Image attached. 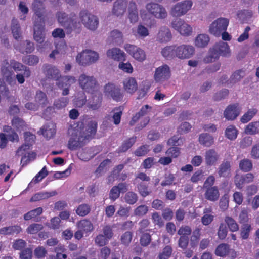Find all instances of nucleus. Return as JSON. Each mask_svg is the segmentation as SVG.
I'll return each instance as SVG.
<instances>
[{
	"label": "nucleus",
	"mask_w": 259,
	"mask_h": 259,
	"mask_svg": "<svg viewBox=\"0 0 259 259\" xmlns=\"http://www.w3.org/2000/svg\"><path fill=\"white\" fill-rule=\"evenodd\" d=\"M177 57L180 59H188L194 54V48L191 45H182L176 47Z\"/></svg>",
	"instance_id": "dca6fc26"
},
{
	"label": "nucleus",
	"mask_w": 259,
	"mask_h": 259,
	"mask_svg": "<svg viewBox=\"0 0 259 259\" xmlns=\"http://www.w3.org/2000/svg\"><path fill=\"white\" fill-rule=\"evenodd\" d=\"M125 51L135 59L139 62H143L146 59V54L143 50L136 46L126 44L125 45Z\"/></svg>",
	"instance_id": "4468645a"
},
{
	"label": "nucleus",
	"mask_w": 259,
	"mask_h": 259,
	"mask_svg": "<svg viewBox=\"0 0 259 259\" xmlns=\"http://www.w3.org/2000/svg\"><path fill=\"white\" fill-rule=\"evenodd\" d=\"M170 75L169 66L166 64H164L156 69L154 77L156 82H159L168 79Z\"/></svg>",
	"instance_id": "f3484780"
},
{
	"label": "nucleus",
	"mask_w": 259,
	"mask_h": 259,
	"mask_svg": "<svg viewBox=\"0 0 259 259\" xmlns=\"http://www.w3.org/2000/svg\"><path fill=\"white\" fill-rule=\"evenodd\" d=\"M239 168L244 172H249L252 169V163L248 159H243L239 162Z\"/></svg>",
	"instance_id": "09e8293b"
},
{
	"label": "nucleus",
	"mask_w": 259,
	"mask_h": 259,
	"mask_svg": "<svg viewBox=\"0 0 259 259\" xmlns=\"http://www.w3.org/2000/svg\"><path fill=\"white\" fill-rule=\"evenodd\" d=\"M123 88L128 93L132 94L135 93L138 88L136 80L133 77H128L123 81Z\"/></svg>",
	"instance_id": "c85d7f7f"
},
{
	"label": "nucleus",
	"mask_w": 259,
	"mask_h": 259,
	"mask_svg": "<svg viewBox=\"0 0 259 259\" xmlns=\"http://www.w3.org/2000/svg\"><path fill=\"white\" fill-rule=\"evenodd\" d=\"M76 81V78L72 76H61L59 80H57L56 85L59 89H63L64 87L70 88Z\"/></svg>",
	"instance_id": "b1692460"
},
{
	"label": "nucleus",
	"mask_w": 259,
	"mask_h": 259,
	"mask_svg": "<svg viewBox=\"0 0 259 259\" xmlns=\"http://www.w3.org/2000/svg\"><path fill=\"white\" fill-rule=\"evenodd\" d=\"M22 231V228L20 226L14 225L9 227H5L0 229V234L6 235L14 234H19Z\"/></svg>",
	"instance_id": "473e14b6"
},
{
	"label": "nucleus",
	"mask_w": 259,
	"mask_h": 259,
	"mask_svg": "<svg viewBox=\"0 0 259 259\" xmlns=\"http://www.w3.org/2000/svg\"><path fill=\"white\" fill-rule=\"evenodd\" d=\"M35 100L40 105H45L47 103V95L41 91H37L36 93Z\"/></svg>",
	"instance_id": "052dcab7"
},
{
	"label": "nucleus",
	"mask_w": 259,
	"mask_h": 259,
	"mask_svg": "<svg viewBox=\"0 0 259 259\" xmlns=\"http://www.w3.org/2000/svg\"><path fill=\"white\" fill-rule=\"evenodd\" d=\"M162 55L166 59L172 58L177 57L176 46H166L161 51Z\"/></svg>",
	"instance_id": "f704fd0d"
},
{
	"label": "nucleus",
	"mask_w": 259,
	"mask_h": 259,
	"mask_svg": "<svg viewBox=\"0 0 259 259\" xmlns=\"http://www.w3.org/2000/svg\"><path fill=\"white\" fill-rule=\"evenodd\" d=\"M225 222L231 232H236L239 230V226L236 221L231 217L227 216Z\"/></svg>",
	"instance_id": "8fccbe9b"
},
{
	"label": "nucleus",
	"mask_w": 259,
	"mask_h": 259,
	"mask_svg": "<svg viewBox=\"0 0 259 259\" xmlns=\"http://www.w3.org/2000/svg\"><path fill=\"white\" fill-rule=\"evenodd\" d=\"M78 82L82 90L87 93L93 94L98 91V82L93 76L81 74L79 77Z\"/></svg>",
	"instance_id": "39448f33"
},
{
	"label": "nucleus",
	"mask_w": 259,
	"mask_h": 259,
	"mask_svg": "<svg viewBox=\"0 0 259 259\" xmlns=\"http://www.w3.org/2000/svg\"><path fill=\"white\" fill-rule=\"evenodd\" d=\"M44 0H34L32 4V9L37 17H41L45 12V8L43 3Z\"/></svg>",
	"instance_id": "2f4dec72"
},
{
	"label": "nucleus",
	"mask_w": 259,
	"mask_h": 259,
	"mask_svg": "<svg viewBox=\"0 0 259 259\" xmlns=\"http://www.w3.org/2000/svg\"><path fill=\"white\" fill-rule=\"evenodd\" d=\"M137 188L139 194L143 197H145L149 195L151 192L149 190L148 185L143 182L139 183Z\"/></svg>",
	"instance_id": "13d9d810"
},
{
	"label": "nucleus",
	"mask_w": 259,
	"mask_h": 259,
	"mask_svg": "<svg viewBox=\"0 0 259 259\" xmlns=\"http://www.w3.org/2000/svg\"><path fill=\"white\" fill-rule=\"evenodd\" d=\"M39 58L34 55H30L25 57L23 59V61L26 64L30 66L34 65L39 62Z\"/></svg>",
	"instance_id": "680f3d73"
},
{
	"label": "nucleus",
	"mask_w": 259,
	"mask_h": 259,
	"mask_svg": "<svg viewBox=\"0 0 259 259\" xmlns=\"http://www.w3.org/2000/svg\"><path fill=\"white\" fill-rule=\"evenodd\" d=\"M258 110L256 108L249 109L241 118L240 121L243 123L249 122L257 114Z\"/></svg>",
	"instance_id": "c03bdc74"
},
{
	"label": "nucleus",
	"mask_w": 259,
	"mask_h": 259,
	"mask_svg": "<svg viewBox=\"0 0 259 259\" xmlns=\"http://www.w3.org/2000/svg\"><path fill=\"white\" fill-rule=\"evenodd\" d=\"M127 6V0H116L113 3L112 13L116 16H122L126 12Z\"/></svg>",
	"instance_id": "412c9836"
},
{
	"label": "nucleus",
	"mask_w": 259,
	"mask_h": 259,
	"mask_svg": "<svg viewBox=\"0 0 259 259\" xmlns=\"http://www.w3.org/2000/svg\"><path fill=\"white\" fill-rule=\"evenodd\" d=\"M133 237V233L131 231H126L121 236V243L125 246H127L131 242Z\"/></svg>",
	"instance_id": "338daca9"
},
{
	"label": "nucleus",
	"mask_w": 259,
	"mask_h": 259,
	"mask_svg": "<svg viewBox=\"0 0 259 259\" xmlns=\"http://www.w3.org/2000/svg\"><path fill=\"white\" fill-rule=\"evenodd\" d=\"M219 158V155L215 150H207L205 154V161L207 166L214 165Z\"/></svg>",
	"instance_id": "393cba45"
},
{
	"label": "nucleus",
	"mask_w": 259,
	"mask_h": 259,
	"mask_svg": "<svg viewBox=\"0 0 259 259\" xmlns=\"http://www.w3.org/2000/svg\"><path fill=\"white\" fill-rule=\"evenodd\" d=\"M104 93L107 96L111 97L114 101L119 102L122 100L123 95L121 90L113 83H108L104 87Z\"/></svg>",
	"instance_id": "ddd939ff"
},
{
	"label": "nucleus",
	"mask_w": 259,
	"mask_h": 259,
	"mask_svg": "<svg viewBox=\"0 0 259 259\" xmlns=\"http://www.w3.org/2000/svg\"><path fill=\"white\" fill-rule=\"evenodd\" d=\"M42 72L47 79H54L57 81L61 77L59 70L51 64H44L42 66Z\"/></svg>",
	"instance_id": "2eb2a0df"
},
{
	"label": "nucleus",
	"mask_w": 259,
	"mask_h": 259,
	"mask_svg": "<svg viewBox=\"0 0 259 259\" xmlns=\"http://www.w3.org/2000/svg\"><path fill=\"white\" fill-rule=\"evenodd\" d=\"M11 28L14 38H20L21 36V27L17 19L14 18L12 20Z\"/></svg>",
	"instance_id": "72a5a7b5"
},
{
	"label": "nucleus",
	"mask_w": 259,
	"mask_h": 259,
	"mask_svg": "<svg viewBox=\"0 0 259 259\" xmlns=\"http://www.w3.org/2000/svg\"><path fill=\"white\" fill-rule=\"evenodd\" d=\"M238 131L235 126L230 125L228 126L225 130L226 137L231 140H235L237 136Z\"/></svg>",
	"instance_id": "49530a36"
},
{
	"label": "nucleus",
	"mask_w": 259,
	"mask_h": 259,
	"mask_svg": "<svg viewBox=\"0 0 259 259\" xmlns=\"http://www.w3.org/2000/svg\"><path fill=\"white\" fill-rule=\"evenodd\" d=\"M123 110V108L121 106L113 109L112 112L113 114L112 115V118L113 120V123L115 125H118L120 123Z\"/></svg>",
	"instance_id": "37998d69"
},
{
	"label": "nucleus",
	"mask_w": 259,
	"mask_h": 259,
	"mask_svg": "<svg viewBox=\"0 0 259 259\" xmlns=\"http://www.w3.org/2000/svg\"><path fill=\"white\" fill-rule=\"evenodd\" d=\"M172 35L167 27H161L157 35V40L160 42H167L170 40Z\"/></svg>",
	"instance_id": "bb28decb"
},
{
	"label": "nucleus",
	"mask_w": 259,
	"mask_h": 259,
	"mask_svg": "<svg viewBox=\"0 0 259 259\" xmlns=\"http://www.w3.org/2000/svg\"><path fill=\"white\" fill-rule=\"evenodd\" d=\"M138 197L137 194L132 191L127 192L124 196V200L126 203L130 205L135 204L138 201Z\"/></svg>",
	"instance_id": "5fc2aeb1"
},
{
	"label": "nucleus",
	"mask_w": 259,
	"mask_h": 259,
	"mask_svg": "<svg viewBox=\"0 0 259 259\" xmlns=\"http://www.w3.org/2000/svg\"><path fill=\"white\" fill-rule=\"evenodd\" d=\"M79 18L87 29L94 31L97 28L99 24L98 17L89 13L88 11L81 10L79 13Z\"/></svg>",
	"instance_id": "423d86ee"
},
{
	"label": "nucleus",
	"mask_w": 259,
	"mask_h": 259,
	"mask_svg": "<svg viewBox=\"0 0 259 259\" xmlns=\"http://www.w3.org/2000/svg\"><path fill=\"white\" fill-rule=\"evenodd\" d=\"M148 12L157 19H163L167 16L166 9L162 5L154 3H149L146 5Z\"/></svg>",
	"instance_id": "1a4fd4ad"
},
{
	"label": "nucleus",
	"mask_w": 259,
	"mask_h": 259,
	"mask_svg": "<svg viewBox=\"0 0 259 259\" xmlns=\"http://www.w3.org/2000/svg\"><path fill=\"white\" fill-rule=\"evenodd\" d=\"M199 143L205 147H210L214 142L212 136L207 133H203L199 135Z\"/></svg>",
	"instance_id": "c9c22d12"
},
{
	"label": "nucleus",
	"mask_w": 259,
	"mask_h": 259,
	"mask_svg": "<svg viewBox=\"0 0 259 259\" xmlns=\"http://www.w3.org/2000/svg\"><path fill=\"white\" fill-rule=\"evenodd\" d=\"M75 211L79 216L84 217L90 212L91 206L87 204H82L77 207Z\"/></svg>",
	"instance_id": "3c124183"
},
{
	"label": "nucleus",
	"mask_w": 259,
	"mask_h": 259,
	"mask_svg": "<svg viewBox=\"0 0 259 259\" xmlns=\"http://www.w3.org/2000/svg\"><path fill=\"white\" fill-rule=\"evenodd\" d=\"M172 249L169 245L166 246L159 253L158 257L159 259H168L171 255Z\"/></svg>",
	"instance_id": "774afa93"
},
{
	"label": "nucleus",
	"mask_w": 259,
	"mask_h": 259,
	"mask_svg": "<svg viewBox=\"0 0 259 259\" xmlns=\"http://www.w3.org/2000/svg\"><path fill=\"white\" fill-rule=\"evenodd\" d=\"M89 58L88 50H85L78 54L76 56V60L79 65L85 66L91 63V61L88 60Z\"/></svg>",
	"instance_id": "58836bf2"
},
{
	"label": "nucleus",
	"mask_w": 259,
	"mask_h": 259,
	"mask_svg": "<svg viewBox=\"0 0 259 259\" xmlns=\"http://www.w3.org/2000/svg\"><path fill=\"white\" fill-rule=\"evenodd\" d=\"M230 247L229 245L222 243L219 245L215 249V254L217 256L220 257L226 256L229 252Z\"/></svg>",
	"instance_id": "a19ab883"
},
{
	"label": "nucleus",
	"mask_w": 259,
	"mask_h": 259,
	"mask_svg": "<svg viewBox=\"0 0 259 259\" xmlns=\"http://www.w3.org/2000/svg\"><path fill=\"white\" fill-rule=\"evenodd\" d=\"M258 131V122H252L246 127L245 132L247 134L254 135Z\"/></svg>",
	"instance_id": "69168bd1"
},
{
	"label": "nucleus",
	"mask_w": 259,
	"mask_h": 259,
	"mask_svg": "<svg viewBox=\"0 0 259 259\" xmlns=\"http://www.w3.org/2000/svg\"><path fill=\"white\" fill-rule=\"evenodd\" d=\"M42 213V208L41 207H38L25 214L24 219L26 221H28L32 219L35 218L36 217L40 215Z\"/></svg>",
	"instance_id": "864d4df0"
},
{
	"label": "nucleus",
	"mask_w": 259,
	"mask_h": 259,
	"mask_svg": "<svg viewBox=\"0 0 259 259\" xmlns=\"http://www.w3.org/2000/svg\"><path fill=\"white\" fill-rule=\"evenodd\" d=\"M171 26L174 29L182 35L189 36L192 32V27L180 18H176L171 23Z\"/></svg>",
	"instance_id": "f8f14e48"
},
{
	"label": "nucleus",
	"mask_w": 259,
	"mask_h": 259,
	"mask_svg": "<svg viewBox=\"0 0 259 259\" xmlns=\"http://www.w3.org/2000/svg\"><path fill=\"white\" fill-rule=\"evenodd\" d=\"M204 195L205 198L209 201H217L219 199L220 196L219 191L217 186H213L212 188L206 189Z\"/></svg>",
	"instance_id": "7c9ffc66"
},
{
	"label": "nucleus",
	"mask_w": 259,
	"mask_h": 259,
	"mask_svg": "<svg viewBox=\"0 0 259 259\" xmlns=\"http://www.w3.org/2000/svg\"><path fill=\"white\" fill-rule=\"evenodd\" d=\"M12 125L17 130H23L26 127V123L23 119L15 116L12 120Z\"/></svg>",
	"instance_id": "de8ad7c7"
},
{
	"label": "nucleus",
	"mask_w": 259,
	"mask_h": 259,
	"mask_svg": "<svg viewBox=\"0 0 259 259\" xmlns=\"http://www.w3.org/2000/svg\"><path fill=\"white\" fill-rule=\"evenodd\" d=\"M201 228H196L192 232L190 238V245L193 248L196 247L200 240L201 236Z\"/></svg>",
	"instance_id": "ea45409f"
},
{
	"label": "nucleus",
	"mask_w": 259,
	"mask_h": 259,
	"mask_svg": "<svg viewBox=\"0 0 259 259\" xmlns=\"http://www.w3.org/2000/svg\"><path fill=\"white\" fill-rule=\"evenodd\" d=\"M229 46L227 42L219 41L209 50L208 55L204 58V62L209 63L218 59L220 56L228 57L230 55Z\"/></svg>",
	"instance_id": "f03ea898"
},
{
	"label": "nucleus",
	"mask_w": 259,
	"mask_h": 259,
	"mask_svg": "<svg viewBox=\"0 0 259 259\" xmlns=\"http://www.w3.org/2000/svg\"><path fill=\"white\" fill-rule=\"evenodd\" d=\"M240 108L238 103L229 105L224 112V115L228 120H234L239 115Z\"/></svg>",
	"instance_id": "aec40b11"
},
{
	"label": "nucleus",
	"mask_w": 259,
	"mask_h": 259,
	"mask_svg": "<svg viewBox=\"0 0 259 259\" xmlns=\"http://www.w3.org/2000/svg\"><path fill=\"white\" fill-rule=\"evenodd\" d=\"M68 102L69 98L68 97H60L54 101L53 107L57 109H61L65 107Z\"/></svg>",
	"instance_id": "603ef678"
},
{
	"label": "nucleus",
	"mask_w": 259,
	"mask_h": 259,
	"mask_svg": "<svg viewBox=\"0 0 259 259\" xmlns=\"http://www.w3.org/2000/svg\"><path fill=\"white\" fill-rule=\"evenodd\" d=\"M43 229L40 224L33 223L30 225L26 229L27 232L30 234H35Z\"/></svg>",
	"instance_id": "e2e57ef3"
},
{
	"label": "nucleus",
	"mask_w": 259,
	"mask_h": 259,
	"mask_svg": "<svg viewBox=\"0 0 259 259\" xmlns=\"http://www.w3.org/2000/svg\"><path fill=\"white\" fill-rule=\"evenodd\" d=\"M3 66L1 68V73L3 77L5 79L8 83L11 85L16 84L14 78V72L9 69L10 64L7 60L3 62Z\"/></svg>",
	"instance_id": "6ab92c4d"
},
{
	"label": "nucleus",
	"mask_w": 259,
	"mask_h": 259,
	"mask_svg": "<svg viewBox=\"0 0 259 259\" xmlns=\"http://www.w3.org/2000/svg\"><path fill=\"white\" fill-rule=\"evenodd\" d=\"M210 40L208 35L200 34L195 39V44L197 47L203 48L206 46Z\"/></svg>",
	"instance_id": "4c0bfd02"
},
{
	"label": "nucleus",
	"mask_w": 259,
	"mask_h": 259,
	"mask_svg": "<svg viewBox=\"0 0 259 259\" xmlns=\"http://www.w3.org/2000/svg\"><path fill=\"white\" fill-rule=\"evenodd\" d=\"M253 12L250 10H242L237 13V16L243 20H248L252 17Z\"/></svg>",
	"instance_id": "0e129e2a"
},
{
	"label": "nucleus",
	"mask_w": 259,
	"mask_h": 259,
	"mask_svg": "<svg viewBox=\"0 0 259 259\" xmlns=\"http://www.w3.org/2000/svg\"><path fill=\"white\" fill-rule=\"evenodd\" d=\"M254 178L252 173H247L242 176L236 175L234 178L235 184L239 189H241L243 185L253 182Z\"/></svg>",
	"instance_id": "4be33fe9"
},
{
	"label": "nucleus",
	"mask_w": 259,
	"mask_h": 259,
	"mask_svg": "<svg viewBox=\"0 0 259 259\" xmlns=\"http://www.w3.org/2000/svg\"><path fill=\"white\" fill-rule=\"evenodd\" d=\"M252 229L250 224H244L242 225L240 230V236L242 239L248 238L250 232Z\"/></svg>",
	"instance_id": "6e6d98bb"
},
{
	"label": "nucleus",
	"mask_w": 259,
	"mask_h": 259,
	"mask_svg": "<svg viewBox=\"0 0 259 259\" xmlns=\"http://www.w3.org/2000/svg\"><path fill=\"white\" fill-rule=\"evenodd\" d=\"M91 94V97L87 100L86 106L90 110H98L102 106V94L101 92L98 91Z\"/></svg>",
	"instance_id": "9b49d317"
},
{
	"label": "nucleus",
	"mask_w": 259,
	"mask_h": 259,
	"mask_svg": "<svg viewBox=\"0 0 259 259\" xmlns=\"http://www.w3.org/2000/svg\"><path fill=\"white\" fill-rule=\"evenodd\" d=\"M229 23V20L226 18H219L213 22L209 26V31L211 34L220 36L223 31H226Z\"/></svg>",
	"instance_id": "0eeeda50"
},
{
	"label": "nucleus",
	"mask_w": 259,
	"mask_h": 259,
	"mask_svg": "<svg viewBox=\"0 0 259 259\" xmlns=\"http://www.w3.org/2000/svg\"><path fill=\"white\" fill-rule=\"evenodd\" d=\"M57 21L63 27L70 29L79 28L80 24L77 22V16L74 13H71L69 15L63 11L58 12L56 14Z\"/></svg>",
	"instance_id": "7ed1b4c3"
},
{
	"label": "nucleus",
	"mask_w": 259,
	"mask_h": 259,
	"mask_svg": "<svg viewBox=\"0 0 259 259\" xmlns=\"http://www.w3.org/2000/svg\"><path fill=\"white\" fill-rule=\"evenodd\" d=\"M12 67L17 73L16 79L19 84H23L25 81V78H28L31 75L29 68L25 65L14 60L10 61Z\"/></svg>",
	"instance_id": "20e7f679"
},
{
	"label": "nucleus",
	"mask_w": 259,
	"mask_h": 259,
	"mask_svg": "<svg viewBox=\"0 0 259 259\" xmlns=\"http://www.w3.org/2000/svg\"><path fill=\"white\" fill-rule=\"evenodd\" d=\"M51 128H49L50 126H46V127H44L43 128H41V130L42 131V134L43 136L47 139H50L52 138L56 133V129L55 125L52 123L51 124Z\"/></svg>",
	"instance_id": "4d7b16f0"
},
{
	"label": "nucleus",
	"mask_w": 259,
	"mask_h": 259,
	"mask_svg": "<svg viewBox=\"0 0 259 259\" xmlns=\"http://www.w3.org/2000/svg\"><path fill=\"white\" fill-rule=\"evenodd\" d=\"M151 109L152 107L148 105L142 106L140 111L132 117V120L129 122L130 125H134L141 117L147 115Z\"/></svg>",
	"instance_id": "cd10ccee"
},
{
	"label": "nucleus",
	"mask_w": 259,
	"mask_h": 259,
	"mask_svg": "<svg viewBox=\"0 0 259 259\" xmlns=\"http://www.w3.org/2000/svg\"><path fill=\"white\" fill-rule=\"evenodd\" d=\"M193 5L191 0H185L177 3L171 9V15L174 17H181L186 14Z\"/></svg>",
	"instance_id": "9d476101"
},
{
	"label": "nucleus",
	"mask_w": 259,
	"mask_h": 259,
	"mask_svg": "<svg viewBox=\"0 0 259 259\" xmlns=\"http://www.w3.org/2000/svg\"><path fill=\"white\" fill-rule=\"evenodd\" d=\"M26 153V152H25ZM26 153L22 155L21 158V163H22V166L27 165L30 161L34 160L36 157V154L35 152H29L27 153V156Z\"/></svg>",
	"instance_id": "bf43d9fd"
},
{
	"label": "nucleus",
	"mask_w": 259,
	"mask_h": 259,
	"mask_svg": "<svg viewBox=\"0 0 259 259\" xmlns=\"http://www.w3.org/2000/svg\"><path fill=\"white\" fill-rule=\"evenodd\" d=\"M122 34L120 31L114 30L110 32L108 39L113 43L118 44L122 41Z\"/></svg>",
	"instance_id": "79ce46f5"
},
{
	"label": "nucleus",
	"mask_w": 259,
	"mask_h": 259,
	"mask_svg": "<svg viewBox=\"0 0 259 259\" xmlns=\"http://www.w3.org/2000/svg\"><path fill=\"white\" fill-rule=\"evenodd\" d=\"M34 39L38 43L44 42L45 39V22L44 16L37 17L34 22Z\"/></svg>",
	"instance_id": "6e6552de"
},
{
	"label": "nucleus",
	"mask_w": 259,
	"mask_h": 259,
	"mask_svg": "<svg viewBox=\"0 0 259 259\" xmlns=\"http://www.w3.org/2000/svg\"><path fill=\"white\" fill-rule=\"evenodd\" d=\"M24 138L25 141L27 143L22 145L19 147L16 152V156H19L23 155L25 152L30 149L32 145V143L34 142L35 136L29 132H27L24 134Z\"/></svg>",
	"instance_id": "a211bd4d"
},
{
	"label": "nucleus",
	"mask_w": 259,
	"mask_h": 259,
	"mask_svg": "<svg viewBox=\"0 0 259 259\" xmlns=\"http://www.w3.org/2000/svg\"><path fill=\"white\" fill-rule=\"evenodd\" d=\"M124 164H120L115 166L111 172L110 175L108 177V180L109 182L113 181L115 178H117L120 172L123 169L124 167Z\"/></svg>",
	"instance_id": "a18cd8bd"
},
{
	"label": "nucleus",
	"mask_w": 259,
	"mask_h": 259,
	"mask_svg": "<svg viewBox=\"0 0 259 259\" xmlns=\"http://www.w3.org/2000/svg\"><path fill=\"white\" fill-rule=\"evenodd\" d=\"M77 227L86 233L91 232L94 229L93 224L88 219H83L80 221L77 224Z\"/></svg>",
	"instance_id": "e433bc0d"
},
{
	"label": "nucleus",
	"mask_w": 259,
	"mask_h": 259,
	"mask_svg": "<svg viewBox=\"0 0 259 259\" xmlns=\"http://www.w3.org/2000/svg\"><path fill=\"white\" fill-rule=\"evenodd\" d=\"M136 139V136H133L124 141L121 145L116 150V152L121 153L127 151L135 143Z\"/></svg>",
	"instance_id": "c756f323"
},
{
	"label": "nucleus",
	"mask_w": 259,
	"mask_h": 259,
	"mask_svg": "<svg viewBox=\"0 0 259 259\" xmlns=\"http://www.w3.org/2000/svg\"><path fill=\"white\" fill-rule=\"evenodd\" d=\"M231 161L228 160H224L219 165L218 169V174L220 177H228L231 172Z\"/></svg>",
	"instance_id": "a878e982"
},
{
	"label": "nucleus",
	"mask_w": 259,
	"mask_h": 259,
	"mask_svg": "<svg viewBox=\"0 0 259 259\" xmlns=\"http://www.w3.org/2000/svg\"><path fill=\"white\" fill-rule=\"evenodd\" d=\"M107 55L109 58L117 61H124L126 59L124 52L117 48L108 50L107 52Z\"/></svg>",
	"instance_id": "5701e85b"
},
{
	"label": "nucleus",
	"mask_w": 259,
	"mask_h": 259,
	"mask_svg": "<svg viewBox=\"0 0 259 259\" xmlns=\"http://www.w3.org/2000/svg\"><path fill=\"white\" fill-rule=\"evenodd\" d=\"M77 126L80 129L79 136L77 137L72 135L68 141V148L71 150L83 147L93 139L97 133L98 124L94 120L85 121V123L79 121Z\"/></svg>",
	"instance_id": "f257e3e1"
}]
</instances>
